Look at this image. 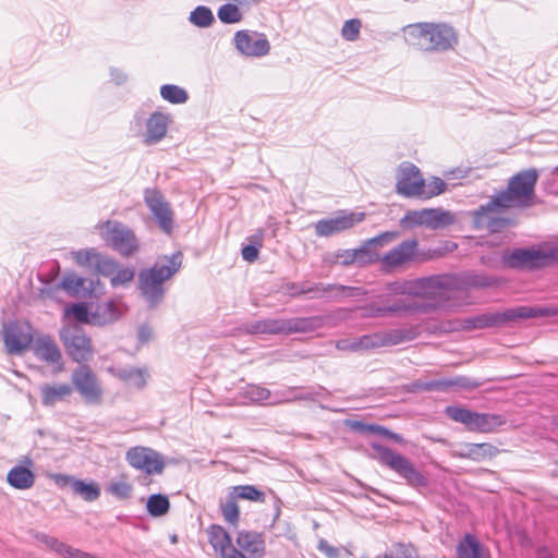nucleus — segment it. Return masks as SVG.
Wrapping results in <instances>:
<instances>
[{
  "instance_id": "57",
  "label": "nucleus",
  "mask_w": 558,
  "mask_h": 558,
  "mask_svg": "<svg viewBox=\"0 0 558 558\" xmlns=\"http://www.w3.org/2000/svg\"><path fill=\"white\" fill-rule=\"evenodd\" d=\"M333 296H360L366 294V291L361 287H347L341 284H331Z\"/></svg>"
},
{
  "instance_id": "20",
  "label": "nucleus",
  "mask_w": 558,
  "mask_h": 558,
  "mask_svg": "<svg viewBox=\"0 0 558 558\" xmlns=\"http://www.w3.org/2000/svg\"><path fill=\"white\" fill-rule=\"evenodd\" d=\"M414 282H420L417 293L413 296H420L435 301V305L449 298V281L441 276H432L414 279Z\"/></svg>"
},
{
  "instance_id": "53",
  "label": "nucleus",
  "mask_w": 558,
  "mask_h": 558,
  "mask_svg": "<svg viewBox=\"0 0 558 558\" xmlns=\"http://www.w3.org/2000/svg\"><path fill=\"white\" fill-rule=\"evenodd\" d=\"M118 264L119 263L117 260H114L113 258L99 254V256L94 265V268L101 276L111 278Z\"/></svg>"
},
{
  "instance_id": "35",
  "label": "nucleus",
  "mask_w": 558,
  "mask_h": 558,
  "mask_svg": "<svg viewBox=\"0 0 558 558\" xmlns=\"http://www.w3.org/2000/svg\"><path fill=\"white\" fill-rule=\"evenodd\" d=\"M421 284L420 282H414L413 280H396L385 284L384 291L389 295L399 296V295H411L413 293H417V287Z\"/></svg>"
},
{
  "instance_id": "61",
  "label": "nucleus",
  "mask_w": 558,
  "mask_h": 558,
  "mask_svg": "<svg viewBox=\"0 0 558 558\" xmlns=\"http://www.w3.org/2000/svg\"><path fill=\"white\" fill-rule=\"evenodd\" d=\"M83 286V279L75 275H68L61 281V287L66 291H77Z\"/></svg>"
},
{
  "instance_id": "26",
  "label": "nucleus",
  "mask_w": 558,
  "mask_h": 558,
  "mask_svg": "<svg viewBox=\"0 0 558 558\" xmlns=\"http://www.w3.org/2000/svg\"><path fill=\"white\" fill-rule=\"evenodd\" d=\"M499 318V312L483 313L460 322H456L449 327L448 330H475L488 327H500Z\"/></svg>"
},
{
  "instance_id": "36",
  "label": "nucleus",
  "mask_w": 558,
  "mask_h": 558,
  "mask_svg": "<svg viewBox=\"0 0 558 558\" xmlns=\"http://www.w3.org/2000/svg\"><path fill=\"white\" fill-rule=\"evenodd\" d=\"M73 493L80 497H82L85 501H95L100 496V487L94 482H84L82 480H77L73 482Z\"/></svg>"
},
{
  "instance_id": "58",
  "label": "nucleus",
  "mask_w": 558,
  "mask_h": 558,
  "mask_svg": "<svg viewBox=\"0 0 558 558\" xmlns=\"http://www.w3.org/2000/svg\"><path fill=\"white\" fill-rule=\"evenodd\" d=\"M222 515L225 520L231 524H236L239 521V507L234 500H228L221 506Z\"/></svg>"
},
{
  "instance_id": "22",
  "label": "nucleus",
  "mask_w": 558,
  "mask_h": 558,
  "mask_svg": "<svg viewBox=\"0 0 558 558\" xmlns=\"http://www.w3.org/2000/svg\"><path fill=\"white\" fill-rule=\"evenodd\" d=\"M500 450L490 442H462L453 450V457L468 459L476 463L494 459Z\"/></svg>"
},
{
  "instance_id": "51",
  "label": "nucleus",
  "mask_w": 558,
  "mask_h": 558,
  "mask_svg": "<svg viewBox=\"0 0 558 558\" xmlns=\"http://www.w3.org/2000/svg\"><path fill=\"white\" fill-rule=\"evenodd\" d=\"M362 22L359 19H351L343 23L341 36L348 41H355L360 37Z\"/></svg>"
},
{
  "instance_id": "39",
  "label": "nucleus",
  "mask_w": 558,
  "mask_h": 558,
  "mask_svg": "<svg viewBox=\"0 0 558 558\" xmlns=\"http://www.w3.org/2000/svg\"><path fill=\"white\" fill-rule=\"evenodd\" d=\"M161 97L171 104H184L189 96L185 89L178 85L166 84L160 87Z\"/></svg>"
},
{
  "instance_id": "38",
  "label": "nucleus",
  "mask_w": 558,
  "mask_h": 558,
  "mask_svg": "<svg viewBox=\"0 0 558 558\" xmlns=\"http://www.w3.org/2000/svg\"><path fill=\"white\" fill-rule=\"evenodd\" d=\"M240 4L230 1L222 4L218 11L217 16L223 24H236L242 21L243 13L240 10Z\"/></svg>"
},
{
  "instance_id": "37",
  "label": "nucleus",
  "mask_w": 558,
  "mask_h": 558,
  "mask_svg": "<svg viewBox=\"0 0 558 558\" xmlns=\"http://www.w3.org/2000/svg\"><path fill=\"white\" fill-rule=\"evenodd\" d=\"M170 502L166 495L154 494L148 497L146 502V510L151 517H162L168 513Z\"/></svg>"
},
{
  "instance_id": "21",
  "label": "nucleus",
  "mask_w": 558,
  "mask_h": 558,
  "mask_svg": "<svg viewBox=\"0 0 558 558\" xmlns=\"http://www.w3.org/2000/svg\"><path fill=\"white\" fill-rule=\"evenodd\" d=\"M32 350L37 359L54 366V372L63 369L62 353L52 337L48 335L37 337L32 344Z\"/></svg>"
},
{
  "instance_id": "29",
  "label": "nucleus",
  "mask_w": 558,
  "mask_h": 558,
  "mask_svg": "<svg viewBox=\"0 0 558 558\" xmlns=\"http://www.w3.org/2000/svg\"><path fill=\"white\" fill-rule=\"evenodd\" d=\"M73 392L69 384H46L40 387L41 403L45 407H53L58 402L66 400Z\"/></svg>"
},
{
  "instance_id": "19",
  "label": "nucleus",
  "mask_w": 558,
  "mask_h": 558,
  "mask_svg": "<svg viewBox=\"0 0 558 558\" xmlns=\"http://www.w3.org/2000/svg\"><path fill=\"white\" fill-rule=\"evenodd\" d=\"M424 179L420 170L412 163H402L399 167V175L396 184L398 194L405 197H420L423 193Z\"/></svg>"
},
{
  "instance_id": "4",
  "label": "nucleus",
  "mask_w": 558,
  "mask_h": 558,
  "mask_svg": "<svg viewBox=\"0 0 558 558\" xmlns=\"http://www.w3.org/2000/svg\"><path fill=\"white\" fill-rule=\"evenodd\" d=\"M553 251L547 248V242L531 247L504 252L494 265L502 268L534 270L550 265Z\"/></svg>"
},
{
  "instance_id": "63",
  "label": "nucleus",
  "mask_w": 558,
  "mask_h": 558,
  "mask_svg": "<svg viewBox=\"0 0 558 558\" xmlns=\"http://www.w3.org/2000/svg\"><path fill=\"white\" fill-rule=\"evenodd\" d=\"M242 257L250 263L258 257V248L255 245H246L242 248Z\"/></svg>"
},
{
  "instance_id": "14",
  "label": "nucleus",
  "mask_w": 558,
  "mask_h": 558,
  "mask_svg": "<svg viewBox=\"0 0 558 558\" xmlns=\"http://www.w3.org/2000/svg\"><path fill=\"white\" fill-rule=\"evenodd\" d=\"M233 41L236 50L246 57L260 58L268 54L270 50L266 36L255 32L238 31Z\"/></svg>"
},
{
  "instance_id": "7",
  "label": "nucleus",
  "mask_w": 558,
  "mask_h": 558,
  "mask_svg": "<svg viewBox=\"0 0 558 558\" xmlns=\"http://www.w3.org/2000/svg\"><path fill=\"white\" fill-rule=\"evenodd\" d=\"M446 414L454 422L463 424L468 430L474 433H493L506 424L501 414L480 413L461 407H447Z\"/></svg>"
},
{
  "instance_id": "17",
  "label": "nucleus",
  "mask_w": 558,
  "mask_h": 558,
  "mask_svg": "<svg viewBox=\"0 0 558 558\" xmlns=\"http://www.w3.org/2000/svg\"><path fill=\"white\" fill-rule=\"evenodd\" d=\"M418 258V242L415 239L402 241L381 256L380 263L386 270L402 267Z\"/></svg>"
},
{
  "instance_id": "6",
  "label": "nucleus",
  "mask_w": 558,
  "mask_h": 558,
  "mask_svg": "<svg viewBox=\"0 0 558 558\" xmlns=\"http://www.w3.org/2000/svg\"><path fill=\"white\" fill-rule=\"evenodd\" d=\"M104 241L124 257H130L140 251V241L134 231L122 222L107 220L97 225Z\"/></svg>"
},
{
  "instance_id": "62",
  "label": "nucleus",
  "mask_w": 558,
  "mask_h": 558,
  "mask_svg": "<svg viewBox=\"0 0 558 558\" xmlns=\"http://www.w3.org/2000/svg\"><path fill=\"white\" fill-rule=\"evenodd\" d=\"M336 348L341 351L357 352L356 339H340L336 342Z\"/></svg>"
},
{
  "instance_id": "54",
  "label": "nucleus",
  "mask_w": 558,
  "mask_h": 558,
  "mask_svg": "<svg viewBox=\"0 0 558 558\" xmlns=\"http://www.w3.org/2000/svg\"><path fill=\"white\" fill-rule=\"evenodd\" d=\"M446 190V183L440 178H434L427 185L424 183L423 193L420 197L430 198L444 193Z\"/></svg>"
},
{
  "instance_id": "45",
  "label": "nucleus",
  "mask_w": 558,
  "mask_h": 558,
  "mask_svg": "<svg viewBox=\"0 0 558 558\" xmlns=\"http://www.w3.org/2000/svg\"><path fill=\"white\" fill-rule=\"evenodd\" d=\"M269 389L258 385H247L243 390V397L250 402H263L270 398Z\"/></svg>"
},
{
  "instance_id": "59",
  "label": "nucleus",
  "mask_w": 558,
  "mask_h": 558,
  "mask_svg": "<svg viewBox=\"0 0 558 558\" xmlns=\"http://www.w3.org/2000/svg\"><path fill=\"white\" fill-rule=\"evenodd\" d=\"M365 428L367 430L374 433V434H378V435L384 436V437H386L388 439H391L395 442H398V444H403L404 442V439H403V437L401 435H399L397 433H393V432L387 429L384 426H380V425H367Z\"/></svg>"
},
{
  "instance_id": "55",
  "label": "nucleus",
  "mask_w": 558,
  "mask_h": 558,
  "mask_svg": "<svg viewBox=\"0 0 558 558\" xmlns=\"http://www.w3.org/2000/svg\"><path fill=\"white\" fill-rule=\"evenodd\" d=\"M329 260L332 264H339L341 266H351L356 263L354 248L338 251L332 254Z\"/></svg>"
},
{
  "instance_id": "9",
  "label": "nucleus",
  "mask_w": 558,
  "mask_h": 558,
  "mask_svg": "<svg viewBox=\"0 0 558 558\" xmlns=\"http://www.w3.org/2000/svg\"><path fill=\"white\" fill-rule=\"evenodd\" d=\"M72 384L83 401L89 405H100L104 401V388L93 369L82 364L71 376Z\"/></svg>"
},
{
  "instance_id": "3",
  "label": "nucleus",
  "mask_w": 558,
  "mask_h": 558,
  "mask_svg": "<svg viewBox=\"0 0 558 558\" xmlns=\"http://www.w3.org/2000/svg\"><path fill=\"white\" fill-rule=\"evenodd\" d=\"M371 448L375 452L374 458L402 477L409 486L414 488L428 486V478L403 454L375 441L371 444Z\"/></svg>"
},
{
  "instance_id": "25",
  "label": "nucleus",
  "mask_w": 558,
  "mask_h": 558,
  "mask_svg": "<svg viewBox=\"0 0 558 558\" xmlns=\"http://www.w3.org/2000/svg\"><path fill=\"white\" fill-rule=\"evenodd\" d=\"M124 311L125 306L121 301L110 300L99 303L92 310V325L102 326L113 323L122 316Z\"/></svg>"
},
{
  "instance_id": "56",
  "label": "nucleus",
  "mask_w": 558,
  "mask_h": 558,
  "mask_svg": "<svg viewBox=\"0 0 558 558\" xmlns=\"http://www.w3.org/2000/svg\"><path fill=\"white\" fill-rule=\"evenodd\" d=\"M357 351L373 350L380 348L377 332L355 338Z\"/></svg>"
},
{
  "instance_id": "11",
  "label": "nucleus",
  "mask_w": 558,
  "mask_h": 558,
  "mask_svg": "<svg viewBox=\"0 0 558 558\" xmlns=\"http://www.w3.org/2000/svg\"><path fill=\"white\" fill-rule=\"evenodd\" d=\"M60 339L68 355L76 363L92 360L94 348L90 338L77 326H66L60 330Z\"/></svg>"
},
{
  "instance_id": "32",
  "label": "nucleus",
  "mask_w": 558,
  "mask_h": 558,
  "mask_svg": "<svg viewBox=\"0 0 558 558\" xmlns=\"http://www.w3.org/2000/svg\"><path fill=\"white\" fill-rule=\"evenodd\" d=\"M325 391L326 389L320 386L317 387V390L311 389L307 391H301L298 387H288L287 389L277 391L275 393L276 399L271 403L315 400L316 397L320 396Z\"/></svg>"
},
{
  "instance_id": "34",
  "label": "nucleus",
  "mask_w": 558,
  "mask_h": 558,
  "mask_svg": "<svg viewBox=\"0 0 558 558\" xmlns=\"http://www.w3.org/2000/svg\"><path fill=\"white\" fill-rule=\"evenodd\" d=\"M377 335L380 348L397 345L415 338V331L413 329L397 328L377 331Z\"/></svg>"
},
{
  "instance_id": "40",
  "label": "nucleus",
  "mask_w": 558,
  "mask_h": 558,
  "mask_svg": "<svg viewBox=\"0 0 558 558\" xmlns=\"http://www.w3.org/2000/svg\"><path fill=\"white\" fill-rule=\"evenodd\" d=\"M38 541L45 544L47 547H49L51 550L56 551L60 556L64 558H71L72 553L74 551V547L59 541L56 537L41 534L37 536Z\"/></svg>"
},
{
  "instance_id": "64",
  "label": "nucleus",
  "mask_w": 558,
  "mask_h": 558,
  "mask_svg": "<svg viewBox=\"0 0 558 558\" xmlns=\"http://www.w3.org/2000/svg\"><path fill=\"white\" fill-rule=\"evenodd\" d=\"M53 478L57 484L59 485H71V488H73V482L77 481V478L70 476V475H63V474H56L53 475Z\"/></svg>"
},
{
  "instance_id": "52",
  "label": "nucleus",
  "mask_w": 558,
  "mask_h": 558,
  "mask_svg": "<svg viewBox=\"0 0 558 558\" xmlns=\"http://www.w3.org/2000/svg\"><path fill=\"white\" fill-rule=\"evenodd\" d=\"M236 497L252 501H264L265 494L253 485H241L235 487Z\"/></svg>"
},
{
  "instance_id": "16",
  "label": "nucleus",
  "mask_w": 558,
  "mask_h": 558,
  "mask_svg": "<svg viewBox=\"0 0 558 558\" xmlns=\"http://www.w3.org/2000/svg\"><path fill=\"white\" fill-rule=\"evenodd\" d=\"M1 336L9 354H21L34 342L29 327L16 322L4 324Z\"/></svg>"
},
{
  "instance_id": "44",
  "label": "nucleus",
  "mask_w": 558,
  "mask_h": 558,
  "mask_svg": "<svg viewBox=\"0 0 558 558\" xmlns=\"http://www.w3.org/2000/svg\"><path fill=\"white\" fill-rule=\"evenodd\" d=\"M332 287L331 284H308V283H302L300 286V289L295 292H292L293 296L301 295V294H307V293H314V298H323L326 295L331 296Z\"/></svg>"
},
{
  "instance_id": "18",
  "label": "nucleus",
  "mask_w": 558,
  "mask_h": 558,
  "mask_svg": "<svg viewBox=\"0 0 558 558\" xmlns=\"http://www.w3.org/2000/svg\"><path fill=\"white\" fill-rule=\"evenodd\" d=\"M145 204L156 218L160 229L170 234L173 230V213L168 202L157 190H146Z\"/></svg>"
},
{
  "instance_id": "13",
  "label": "nucleus",
  "mask_w": 558,
  "mask_h": 558,
  "mask_svg": "<svg viewBox=\"0 0 558 558\" xmlns=\"http://www.w3.org/2000/svg\"><path fill=\"white\" fill-rule=\"evenodd\" d=\"M129 464L147 474H160L163 471L165 463L160 453L147 447H133L126 452Z\"/></svg>"
},
{
  "instance_id": "24",
  "label": "nucleus",
  "mask_w": 558,
  "mask_h": 558,
  "mask_svg": "<svg viewBox=\"0 0 558 558\" xmlns=\"http://www.w3.org/2000/svg\"><path fill=\"white\" fill-rule=\"evenodd\" d=\"M171 119L168 114L155 111L146 121V132L144 134V143L154 145L159 143L167 134Z\"/></svg>"
},
{
  "instance_id": "49",
  "label": "nucleus",
  "mask_w": 558,
  "mask_h": 558,
  "mask_svg": "<svg viewBox=\"0 0 558 558\" xmlns=\"http://www.w3.org/2000/svg\"><path fill=\"white\" fill-rule=\"evenodd\" d=\"M107 492L119 499H129L132 496L133 487L129 482L119 480L111 482Z\"/></svg>"
},
{
  "instance_id": "8",
  "label": "nucleus",
  "mask_w": 558,
  "mask_h": 558,
  "mask_svg": "<svg viewBox=\"0 0 558 558\" xmlns=\"http://www.w3.org/2000/svg\"><path fill=\"white\" fill-rule=\"evenodd\" d=\"M418 308L420 306L416 304L407 303L404 300L389 295L385 291L372 302L360 307L364 318L398 317Z\"/></svg>"
},
{
  "instance_id": "10",
  "label": "nucleus",
  "mask_w": 558,
  "mask_h": 558,
  "mask_svg": "<svg viewBox=\"0 0 558 558\" xmlns=\"http://www.w3.org/2000/svg\"><path fill=\"white\" fill-rule=\"evenodd\" d=\"M416 28L418 44L424 50H447L457 41L453 28L446 24L423 23Z\"/></svg>"
},
{
  "instance_id": "15",
  "label": "nucleus",
  "mask_w": 558,
  "mask_h": 558,
  "mask_svg": "<svg viewBox=\"0 0 558 558\" xmlns=\"http://www.w3.org/2000/svg\"><path fill=\"white\" fill-rule=\"evenodd\" d=\"M364 219V213L341 211L335 217L318 220L315 223V232L318 236H331L336 233L353 228Z\"/></svg>"
},
{
  "instance_id": "28",
  "label": "nucleus",
  "mask_w": 558,
  "mask_h": 558,
  "mask_svg": "<svg viewBox=\"0 0 558 558\" xmlns=\"http://www.w3.org/2000/svg\"><path fill=\"white\" fill-rule=\"evenodd\" d=\"M236 544L252 558H260L265 553V541L263 538V534L258 532H239Z\"/></svg>"
},
{
  "instance_id": "46",
  "label": "nucleus",
  "mask_w": 558,
  "mask_h": 558,
  "mask_svg": "<svg viewBox=\"0 0 558 558\" xmlns=\"http://www.w3.org/2000/svg\"><path fill=\"white\" fill-rule=\"evenodd\" d=\"M383 558H420L416 549L410 544H396Z\"/></svg>"
},
{
  "instance_id": "30",
  "label": "nucleus",
  "mask_w": 558,
  "mask_h": 558,
  "mask_svg": "<svg viewBox=\"0 0 558 558\" xmlns=\"http://www.w3.org/2000/svg\"><path fill=\"white\" fill-rule=\"evenodd\" d=\"M7 482L15 489L26 490L34 486L35 474L28 466L15 465L8 472Z\"/></svg>"
},
{
  "instance_id": "12",
  "label": "nucleus",
  "mask_w": 558,
  "mask_h": 558,
  "mask_svg": "<svg viewBox=\"0 0 558 558\" xmlns=\"http://www.w3.org/2000/svg\"><path fill=\"white\" fill-rule=\"evenodd\" d=\"M453 221V216L447 210L441 208H424L405 213L400 219V226L403 229H413L416 227L438 229L449 226Z\"/></svg>"
},
{
  "instance_id": "43",
  "label": "nucleus",
  "mask_w": 558,
  "mask_h": 558,
  "mask_svg": "<svg viewBox=\"0 0 558 558\" xmlns=\"http://www.w3.org/2000/svg\"><path fill=\"white\" fill-rule=\"evenodd\" d=\"M371 246H373V245L368 244V240H367L360 247L354 248L355 262H356L355 264L364 266V265L374 264L377 260H380L381 257L379 256V254L372 251Z\"/></svg>"
},
{
  "instance_id": "23",
  "label": "nucleus",
  "mask_w": 558,
  "mask_h": 558,
  "mask_svg": "<svg viewBox=\"0 0 558 558\" xmlns=\"http://www.w3.org/2000/svg\"><path fill=\"white\" fill-rule=\"evenodd\" d=\"M107 371L113 377L121 380L125 386L138 390L146 386L147 379L149 377L147 369L141 367L110 366Z\"/></svg>"
},
{
  "instance_id": "31",
  "label": "nucleus",
  "mask_w": 558,
  "mask_h": 558,
  "mask_svg": "<svg viewBox=\"0 0 558 558\" xmlns=\"http://www.w3.org/2000/svg\"><path fill=\"white\" fill-rule=\"evenodd\" d=\"M544 306H518L499 312L500 326L510 322L527 319L533 317H544Z\"/></svg>"
},
{
  "instance_id": "60",
  "label": "nucleus",
  "mask_w": 558,
  "mask_h": 558,
  "mask_svg": "<svg viewBox=\"0 0 558 558\" xmlns=\"http://www.w3.org/2000/svg\"><path fill=\"white\" fill-rule=\"evenodd\" d=\"M400 236V233L398 231H386L377 236H374L372 239H368V244L372 245H384L391 243L392 241L397 240Z\"/></svg>"
},
{
  "instance_id": "41",
  "label": "nucleus",
  "mask_w": 558,
  "mask_h": 558,
  "mask_svg": "<svg viewBox=\"0 0 558 558\" xmlns=\"http://www.w3.org/2000/svg\"><path fill=\"white\" fill-rule=\"evenodd\" d=\"M189 21L197 27H208L214 23L215 17L209 8L198 5L191 12Z\"/></svg>"
},
{
  "instance_id": "42",
  "label": "nucleus",
  "mask_w": 558,
  "mask_h": 558,
  "mask_svg": "<svg viewBox=\"0 0 558 558\" xmlns=\"http://www.w3.org/2000/svg\"><path fill=\"white\" fill-rule=\"evenodd\" d=\"M64 317H73L78 323L92 324V311L85 303H75L65 307Z\"/></svg>"
},
{
  "instance_id": "27",
  "label": "nucleus",
  "mask_w": 558,
  "mask_h": 558,
  "mask_svg": "<svg viewBox=\"0 0 558 558\" xmlns=\"http://www.w3.org/2000/svg\"><path fill=\"white\" fill-rule=\"evenodd\" d=\"M207 534L210 545L221 558H231L232 551H239L232 545L229 534L222 526L211 525L207 530Z\"/></svg>"
},
{
  "instance_id": "2",
  "label": "nucleus",
  "mask_w": 558,
  "mask_h": 558,
  "mask_svg": "<svg viewBox=\"0 0 558 558\" xmlns=\"http://www.w3.org/2000/svg\"><path fill=\"white\" fill-rule=\"evenodd\" d=\"M183 255L180 252L172 255H162L153 266L138 274V289L141 295L150 308H156L166 294L165 282L179 272Z\"/></svg>"
},
{
  "instance_id": "5",
  "label": "nucleus",
  "mask_w": 558,
  "mask_h": 558,
  "mask_svg": "<svg viewBox=\"0 0 558 558\" xmlns=\"http://www.w3.org/2000/svg\"><path fill=\"white\" fill-rule=\"evenodd\" d=\"M324 319L320 316L264 319L255 322L250 326L252 333L290 335L294 332H310L323 326Z\"/></svg>"
},
{
  "instance_id": "48",
  "label": "nucleus",
  "mask_w": 558,
  "mask_h": 558,
  "mask_svg": "<svg viewBox=\"0 0 558 558\" xmlns=\"http://www.w3.org/2000/svg\"><path fill=\"white\" fill-rule=\"evenodd\" d=\"M446 386H459L462 388H476L480 386V383L472 381L471 379L466 377H458L454 380L450 381H433L425 385V389L432 390V389H442Z\"/></svg>"
},
{
  "instance_id": "1",
  "label": "nucleus",
  "mask_w": 558,
  "mask_h": 558,
  "mask_svg": "<svg viewBox=\"0 0 558 558\" xmlns=\"http://www.w3.org/2000/svg\"><path fill=\"white\" fill-rule=\"evenodd\" d=\"M537 178L538 173L535 169L525 170L512 177L506 191L500 192L487 204L481 205L474 210V227L490 232L505 229L510 225V220L502 217L501 214L508 208L532 205Z\"/></svg>"
},
{
  "instance_id": "50",
  "label": "nucleus",
  "mask_w": 558,
  "mask_h": 558,
  "mask_svg": "<svg viewBox=\"0 0 558 558\" xmlns=\"http://www.w3.org/2000/svg\"><path fill=\"white\" fill-rule=\"evenodd\" d=\"M72 257L78 266L82 267H94L99 253L94 248H85L72 252Z\"/></svg>"
},
{
  "instance_id": "33",
  "label": "nucleus",
  "mask_w": 558,
  "mask_h": 558,
  "mask_svg": "<svg viewBox=\"0 0 558 558\" xmlns=\"http://www.w3.org/2000/svg\"><path fill=\"white\" fill-rule=\"evenodd\" d=\"M457 558H488V555L474 535L465 534L457 546Z\"/></svg>"
},
{
  "instance_id": "47",
  "label": "nucleus",
  "mask_w": 558,
  "mask_h": 558,
  "mask_svg": "<svg viewBox=\"0 0 558 558\" xmlns=\"http://www.w3.org/2000/svg\"><path fill=\"white\" fill-rule=\"evenodd\" d=\"M135 270L133 267H121L119 264L110 278L113 288L126 284L134 279Z\"/></svg>"
}]
</instances>
